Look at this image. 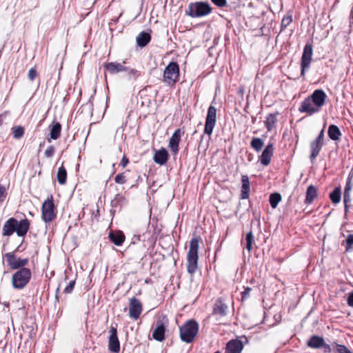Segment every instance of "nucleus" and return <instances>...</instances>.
Masks as SVG:
<instances>
[{
    "label": "nucleus",
    "instance_id": "obj_42",
    "mask_svg": "<svg viewBox=\"0 0 353 353\" xmlns=\"http://www.w3.org/2000/svg\"><path fill=\"white\" fill-rule=\"evenodd\" d=\"M292 22V16L288 15L284 17L281 20V32L283 31Z\"/></svg>",
    "mask_w": 353,
    "mask_h": 353
},
{
    "label": "nucleus",
    "instance_id": "obj_6",
    "mask_svg": "<svg viewBox=\"0 0 353 353\" xmlns=\"http://www.w3.org/2000/svg\"><path fill=\"white\" fill-rule=\"evenodd\" d=\"M169 321L166 315L161 314L155 323V328L152 332V338L159 342L165 339V332L168 327Z\"/></svg>",
    "mask_w": 353,
    "mask_h": 353
},
{
    "label": "nucleus",
    "instance_id": "obj_4",
    "mask_svg": "<svg viewBox=\"0 0 353 353\" xmlns=\"http://www.w3.org/2000/svg\"><path fill=\"white\" fill-rule=\"evenodd\" d=\"M32 272L30 268H22L12 274L11 285L13 289L21 290L30 283Z\"/></svg>",
    "mask_w": 353,
    "mask_h": 353
},
{
    "label": "nucleus",
    "instance_id": "obj_18",
    "mask_svg": "<svg viewBox=\"0 0 353 353\" xmlns=\"http://www.w3.org/2000/svg\"><path fill=\"white\" fill-rule=\"evenodd\" d=\"M299 111L300 112L307 113L308 115H312L314 113L318 112L319 110L307 97L301 103Z\"/></svg>",
    "mask_w": 353,
    "mask_h": 353
},
{
    "label": "nucleus",
    "instance_id": "obj_48",
    "mask_svg": "<svg viewBox=\"0 0 353 353\" xmlns=\"http://www.w3.org/2000/svg\"><path fill=\"white\" fill-rule=\"evenodd\" d=\"M55 152L54 147L53 145H50L48 147V148L45 151V157L47 158L52 157Z\"/></svg>",
    "mask_w": 353,
    "mask_h": 353
},
{
    "label": "nucleus",
    "instance_id": "obj_45",
    "mask_svg": "<svg viewBox=\"0 0 353 353\" xmlns=\"http://www.w3.org/2000/svg\"><path fill=\"white\" fill-rule=\"evenodd\" d=\"M114 181L118 184H124L126 183L125 176L123 173L118 174L114 177Z\"/></svg>",
    "mask_w": 353,
    "mask_h": 353
},
{
    "label": "nucleus",
    "instance_id": "obj_33",
    "mask_svg": "<svg viewBox=\"0 0 353 353\" xmlns=\"http://www.w3.org/2000/svg\"><path fill=\"white\" fill-rule=\"evenodd\" d=\"M279 112L276 113H270L266 117V120L265 121V125L267 128L268 131H271L274 128H275V124L277 122V115Z\"/></svg>",
    "mask_w": 353,
    "mask_h": 353
},
{
    "label": "nucleus",
    "instance_id": "obj_13",
    "mask_svg": "<svg viewBox=\"0 0 353 353\" xmlns=\"http://www.w3.org/2000/svg\"><path fill=\"white\" fill-rule=\"evenodd\" d=\"M108 350L114 353H118L120 351V342L117 336V329L112 326L110 329Z\"/></svg>",
    "mask_w": 353,
    "mask_h": 353
},
{
    "label": "nucleus",
    "instance_id": "obj_62",
    "mask_svg": "<svg viewBox=\"0 0 353 353\" xmlns=\"http://www.w3.org/2000/svg\"><path fill=\"white\" fill-rule=\"evenodd\" d=\"M214 353H221L219 351H216Z\"/></svg>",
    "mask_w": 353,
    "mask_h": 353
},
{
    "label": "nucleus",
    "instance_id": "obj_44",
    "mask_svg": "<svg viewBox=\"0 0 353 353\" xmlns=\"http://www.w3.org/2000/svg\"><path fill=\"white\" fill-rule=\"evenodd\" d=\"M75 286V280L70 281L67 286L64 288L63 292L65 294H70L72 292Z\"/></svg>",
    "mask_w": 353,
    "mask_h": 353
},
{
    "label": "nucleus",
    "instance_id": "obj_54",
    "mask_svg": "<svg viewBox=\"0 0 353 353\" xmlns=\"http://www.w3.org/2000/svg\"><path fill=\"white\" fill-rule=\"evenodd\" d=\"M129 163V159L125 156L123 155L121 161V165L123 168H125L128 164Z\"/></svg>",
    "mask_w": 353,
    "mask_h": 353
},
{
    "label": "nucleus",
    "instance_id": "obj_36",
    "mask_svg": "<svg viewBox=\"0 0 353 353\" xmlns=\"http://www.w3.org/2000/svg\"><path fill=\"white\" fill-rule=\"evenodd\" d=\"M281 194L279 192H273L270 194L269 196V202L271 207L273 209H275L278 206L279 202L281 201Z\"/></svg>",
    "mask_w": 353,
    "mask_h": 353
},
{
    "label": "nucleus",
    "instance_id": "obj_14",
    "mask_svg": "<svg viewBox=\"0 0 353 353\" xmlns=\"http://www.w3.org/2000/svg\"><path fill=\"white\" fill-rule=\"evenodd\" d=\"M183 133L184 132H182L181 129H176L170 138L168 146L170 149L172 155L174 156L176 155L179 152V145L181 136Z\"/></svg>",
    "mask_w": 353,
    "mask_h": 353
},
{
    "label": "nucleus",
    "instance_id": "obj_51",
    "mask_svg": "<svg viewBox=\"0 0 353 353\" xmlns=\"http://www.w3.org/2000/svg\"><path fill=\"white\" fill-rule=\"evenodd\" d=\"M7 195L6 188L0 185V203H2Z\"/></svg>",
    "mask_w": 353,
    "mask_h": 353
},
{
    "label": "nucleus",
    "instance_id": "obj_27",
    "mask_svg": "<svg viewBox=\"0 0 353 353\" xmlns=\"http://www.w3.org/2000/svg\"><path fill=\"white\" fill-rule=\"evenodd\" d=\"M110 241L115 245L121 246L125 241V235L121 230L111 231L108 234Z\"/></svg>",
    "mask_w": 353,
    "mask_h": 353
},
{
    "label": "nucleus",
    "instance_id": "obj_35",
    "mask_svg": "<svg viewBox=\"0 0 353 353\" xmlns=\"http://www.w3.org/2000/svg\"><path fill=\"white\" fill-rule=\"evenodd\" d=\"M57 178L60 185L65 184L67 181V171L63 165L58 169Z\"/></svg>",
    "mask_w": 353,
    "mask_h": 353
},
{
    "label": "nucleus",
    "instance_id": "obj_60",
    "mask_svg": "<svg viewBox=\"0 0 353 353\" xmlns=\"http://www.w3.org/2000/svg\"><path fill=\"white\" fill-rule=\"evenodd\" d=\"M255 120H256V117H252V122L253 123H254Z\"/></svg>",
    "mask_w": 353,
    "mask_h": 353
},
{
    "label": "nucleus",
    "instance_id": "obj_55",
    "mask_svg": "<svg viewBox=\"0 0 353 353\" xmlns=\"http://www.w3.org/2000/svg\"><path fill=\"white\" fill-rule=\"evenodd\" d=\"M93 99H94V95L90 96L87 105H89V108L92 110L93 109Z\"/></svg>",
    "mask_w": 353,
    "mask_h": 353
},
{
    "label": "nucleus",
    "instance_id": "obj_17",
    "mask_svg": "<svg viewBox=\"0 0 353 353\" xmlns=\"http://www.w3.org/2000/svg\"><path fill=\"white\" fill-rule=\"evenodd\" d=\"M228 307L222 298L216 300L213 305L212 314L219 317L225 316L228 314Z\"/></svg>",
    "mask_w": 353,
    "mask_h": 353
},
{
    "label": "nucleus",
    "instance_id": "obj_61",
    "mask_svg": "<svg viewBox=\"0 0 353 353\" xmlns=\"http://www.w3.org/2000/svg\"><path fill=\"white\" fill-rule=\"evenodd\" d=\"M4 305L8 307L9 306V303H4Z\"/></svg>",
    "mask_w": 353,
    "mask_h": 353
},
{
    "label": "nucleus",
    "instance_id": "obj_20",
    "mask_svg": "<svg viewBox=\"0 0 353 353\" xmlns=\"http://www.w3.org/2000/svg\"><path fill=\"white\" fill-rule=\"evenodd\" d=\"M127 203L128 201L124 196L121 194H117L110 203L111 207L114 208L110 210V213L114 215L116 212V209L121 210L123 206L127 205Z\"/></svg>",
    "mask_w": 353,
    "mask_h": 353
},
{
    "label": "nucleus",
    "instance_id": "obj_57",
    "mask_svg": "<svg viewBox=\"0 0 353 353\" xmlns=\"http://www.w3.org/2000/svg\"><path fill=\"white\" fill-rule=\"evenodd\" d=\"M23 249H21V244H20L14 251L12 252H14V254H16L17 252L22 251Z\"/></svg>",
    "mask_w": 353,
    "mask_h": 353
},
{
    "label": "nucleus",
    "instance_id": "obj_25",
    "mask_svg": "<svg viewBox=\"0 0 353 353\" xmlns=\"http://www.w3.org/2000/svg\"><path fill=\"white\" fill-rule=\"evenodd\" d=\"M104 68L111 74H116L120 72L127 71L128 67L117 62H109L105 64Z\"/></svg>",
    "mask_w": 353,
    "mask_h": 353
},
{
    "label": "nucleus",
    "instance_id": "obj_10",
    "mask_svg": "<svg viewBox=\"0 0 353 353\" xmlns=\"http://www.w3.org/2000/svg\"><path fill=\"white\" fill-rule=\"evenodd\" d=\"M352 179H353V168L350 172L346 183L344 188L343 192V203H344V211H345V216H347V212H349V209L350 207H352V205L350 204L352 199H351V190L353 187L352 183Z\"/></svg>",
    "mask_w": 353,
    "mask_h": 353
},
{
    "label": "nucleus",
    "instance_id": "obj_12",
    "mask_svg": "<svg viewBox=\"0 0 353 353\" xmlns=\"http://www.w3.org/2000/svg\"><path fill=\"white\" fill-rule=\"evenodd\" d=\"M142 310V303L138 299L133 296L130 299L129 316L130 318L137 320L141 315Z\"/></svg>",
    "mask_w": 353,
    "mask_h": 353
},
{
    "label": "nucleus",
    "instance_id": "obj_23",
    "mask_svg": "<svg viewBox=\"0 0 353 353\" xmlns=\"http://www.w3.org/2000/svg\"><path fill=\"white\" fill-rule=\"evenodd\" d=\"M169 159L168 151L165 148L156 150L153 157L154 161L160 165H165Z\"/></svg>",
    "mask_w": 353,
    "mask_h": 353
},
{
    "label": "nucleus",
    "instance_id": "obj_47",
    "mask_svg": "<svg viewBox=\"0 0 353 353\" xmlns=\"http://www.w3.org/2000/svg\"><path fill=\"white\" fill-rule=\"evenodd\" d=\"M37 75H38V73H37V70L35 68H31L29 70L28 74V79L31 81H33Z\"/></svg>",
    "mask_w": 353,
    "mask_h": 353
},
{
    "label": "nucleus",
    "instance_id": "obj_31",
    "mask_svg": "<svg viewBox=\"0 0 353 353\" xmlns=\"http://www.w3.org/2000/svg\"><path fill=\"white\" fill-rule=\"evenodd\" d=\"M324 341L322 336L312 335L307 341V345L310 347L319 349L324 345Z\"/></svg>",
    "mask_w": 353,
    "mask_h": 353
},
{
    "label": "nucleus",
    "instance_id": "obj_52",
    "mask_svg": "<svg viewBox=\"0 0 353 353\" xmlns=\"http://www.w3.org/2000/svg\"><path fill=\"white\" fill-rule=\"evenodd\" d=\"M325 125H324L323 129L320 131V132L319 133L318 136L316 137V138L315 139L320 141L321 142H324V136H325L324 128H325Z\"/></svg>",
    "mask_w": 353,
    "mask_h": 353
},
{
    "label": "nucleus",
    "instance_id": "obj_2",
    "mask_svg": "<svg viewBox=\"0 0 353 353\" xmlns=\"http://www.w3.org/2000/svg\"><path fill=\"white\" fill-rule=\"evenodd\" d=\"M200 236L192 238L190 242V248L187 256V271L189 274H193L198 268L199 248Z\"/></svg>",
    "mask_w": 353,
    "mask_h": 353
},
{
    "label": "nucleus",
    "instance_id": "obj_8",
    "mask_svg": "<svg viewBox=\"0 0 353 353\" xmlns=\"http://www.w3.org/2000/svg\"><path fill=\"white\" fill-rule=\"evenodd\" d=\"M3 256L6 258L8 266L12 270L28 268L26 265L29 263L28 258L19 257L17 254H14V252H7Z\"/></svg>",
    "mask_w": 353,
    "mask_h": 353
},
{
    "label": "nucleus",
    "instance_id": "obj_38",
    "mask_svg": "<svg viewBox=\"0 0 353 353\" xmlns=\"http://www.w3.org/2000/svg\"><path fill=\"white\" fill-rule=\"evenodd\" d=\"M125 72H127L128 79L129 81H135L141 75V72L134 68H128V70Z\"/></svg>",
    "mask_w": 353,
    "mask_h": 353
},
{
    "label": "nucleus",
    "instance_id": "obj_49",
    "mask_svg": "<svg viewBox=\"0 0 353 353\" xmlns=\"http://www.w3.org/2000/svg\"><path fill=\"white\" fill-rule=\"evenodd\" d=\"M211 2L219 8H223L227 6V0H210Z\"/></svg>",
    "mask_w": 353,
    "mask_h": 353
},
{
    "label": "nucleus",
    "instance_id": "obj_26",
    "mask_svg": "<svg viewBox=\"0 0 353 353\" xmlns=\"http://www.w3.org/2000/svg\"><path fill=\"white\" fill-rule=\"evenodd\" d=\"M324 145V142H321L316 139H314L310 143V150L311 153L310 155V160L311 163H314L316 158L319 154V152Z\"/></svg>",
    "mask_w": 353,
    "mask_h": 353
},
{
    "label": "nucleus",
    "instance_id": "obj_9",
    "mask_svg": "<svg viewBox=\"0 0 353 353\" xmlns=\"http://www.w3.org/2000/svg\"><path fill=\"white\" fill-rule=\"evenodd\" d=\"M313 47L312 43H307L304 46L301 59V77L304 78L305 73L310 68L312 60Z\"/></svg>",
    "mask_w": 353,
    "mask_h": 353
},
{
    "label": "nucleus",
    "instance_id": "obj_15",
    "mask_svg": "<svg viewBox=\"0 0 353 353\" xmlns=\"http://www.w3.org/2000/svg\"><path fill=\"white\" fill-rule=\"evenodd\" d=\"M308 97L319 110L320 108L325 104L327 95L323 90L317 89L315 90Z\"/></svg>",
    "mask_w": 353,
    "mask_h": 353
},
{
    "label": "nucleus",
    "instance_id": "obj_21",
    "mask_svg": "<svg viewBox=\"0 0 353 353\" xmlns=\"http://www.w3.org/2000/svg\"><path fill=\"white\" fill-rule=\"evenodd\" d=\"M17 219L11 217L8 219L3 226L2 235L4 236H10L16 232Z\"/></svg>",
    "mask_w": 353,
    "mask_h": 353
},
{
    "label": "nucleus",
    "instance_id": "obj_58",
    "mask_svg": "<svg viewBox=\"0 0 353 353\" xmlns=\"http://www.w3.org/2000/svg\"><path fill=\"white\" fill-rule=\"evenodd\" d=\"M59 292V288H57V290H56V294H55V303L57 302H59V296H58V293Z\"/></svg>",
    "mask_w": 353,
    "mask_h": 353
},
{
    "label": "nucleus",
    "instance_id": "obj_63",
    "mask_svg": "<svg viewBox=\"0 0 353 353\" xmlns=\"http://www.w3.org/2000/svg\"><path fill=\"white\" fill-rule=\"evenodd\" d=\"M352 209H353V205H352Z\"/></svg>",
    "mask_w": 353,
    "mask_h": 353
},
{
    "label": "nucleus",
    "instance_id": "obj_50",
    "mask_svg": "<svg viewBox=\"0 0 353 353\" xmlns=\"http://www.w3.org/2000/svg\"><path fill=\"white\" fill-rule=\"evenodd\" d=\"M321 347L323 348V351L325 353H330L331 352H334V343L330 345L324 342V345H323Z\"/></svg>",
    "mask_w": 353,
    "mask_h": 353
},
{
    "label": "nucleus",
    "instance_id": "obj_41",
    "mask_svg": "<svg viewBox=\"0 0 353 353\" xmlns=\"http://www.w3.org/2000/svg\"><path fill=\"white\" fill-rule=\"evenodd\" d=\"M245 241H246L245 248L248 251H251L252 250V245H253V243H254V235H253L252 230H250V232H248L246 234Z\"/></svg>",
    "mask_w": 353,
    "mask_h": 353
},
{
    "label": "nucleus",
    "instance_id": "obj_29",
    "mask_svg": "<svg viewBox=\"0 0 353 353\" xmlns=\"http://www.w3.org/2000/svg\"><path fill=\"white\" fill-rule=\"evenodd\" d=\"M137 45L139 47L144 48L151 41V34L150 31H142L141 32L136 39Z\"/></svg>",
    "mask_w": 353,
    "mask_h": 353
},
{
    "label": "nucleus",
    "instance_id": "obj_22",
    "mask_svg": "<svg viewBox=\"0 0 353 353\" xmlns=\"http://www.w3.org/2000/svg\"><path fill=\"white\" fill-rule=\"evenodd\" d=\"M241 199H248L250 196V183L248 175L243 174L241 179Z\"/></svg>",
    "mask_w": 353,
    "mask_h": 353
},
{
    "label": "nucleus",
    "instance_id": "obj_56",
    "mask_svg": "<svg viewBox=\"0 0 353 353\" xmlns=\"http://www.w3.org/2000/svg\"><path fill=\"white\" fill-rule=\"evenodd\" d=\"M350 26H353V8H352L350 12Z\"/></svg>",
    "mask_w": 353,
    "mask_h": 353
},
{
    "label": "nucleus",
    "instance_id": "obj_37",
    "mask_svg": "<svg viewBox=\"0 0 353 353\" xmlns=\"http://www.w3.org/2000/svg\"><path fill=\"white\" fill-rule=\"evenodd\" d=\"M263 145V139L259 137H253L250 141V146L256 152L261 151Z\"/></svg>",
    "mask_w": 353,
    "mask_h": 353
},
{
    "label": "nucleus",
    "instance_id": "obj_40",
    "mask_svg": "<svg viewBox=\"0 0 353 353\" xmlns=\"http://www.w3.org/2000/svg\"><path fill=\"white\" fill-rule=\"evenodd\" d=\"M342 244L345 245V252L353 250V234H348Z\"/></svg>",
    "mask_w": 353,
    "mask_h": 353
},
{
    "label": "nucleus",
    "instance_id": "obj_3",
    "mask_svg": "<svg viewBox=\"0 0 353 353\" xmlns=\"http://www.w3.org/2000/svg\"><path fill=\"white\" fill-rule=\"evenodd\" d=\"M199 329L198 322L193 319L188 320L179 327V336L183 342L191 343L197 336Z\"/></svg>",
    "mask_w": 353,
    "mask_h": 353
},
{
    "label": "nucleus",
    "instance_id": "obj_59",
    "mask_svg": "<svg viewBox=\"0 0 353 353\" xmlns=\"http://www.w3.org/2000/svg\"><path fill=\"white\" fill-rule=\"evenodd\" d=\"M2 123H3V121L1 119V116L0 115V125L2 124Z\"/></svg>",
    "mask_w": 353,
    "mask_h": 353
},
{
    "label": "nucleus",
    "instance_id": "obj_39",
    "mask_svg": "<svg viewBox=\"0 0 353 353\" xmlns=\"http://www.w3.org/2000/svg\"><path fill=\"white\" fill-rule=\"evenodd\" d=\"M12 130L13 137L16 139H19L24 135L25 129L21 125L13 127L12 128Z\"/></svg>",
    "mask_w": 353,
    "mask_h": 353
},
{
    "label": "nucleus",
    "instance_id": "obj_53",
    "mask_svg": "<svg viewBox=\"0 0 353 353\" xmlns=\"http://www.w3.org/2000/svg\"><path fill=\"white\" fill-rule=\"evenodd\" d=\"M347 303L349 306L353 307V291L348 294L347 297Z\"/></svg>",
    "mask_w": 353,
    "mask_h": 353
},
{
    "label": "nucleus",
    "instance_id": "obj_24",
    "mask_svg": "<svg viewBox=\"0 0 353 353\" xmlns=\"http://www.w3.org/2000/svg\"><path fill=\"white\" fill-rule=\"evenodd\" d=\"M30 221L26 218L19 221L17 219V235L20 237H24L30 229Z\"/></svg>",
    "mask_w": 353,
    "mask_h": 353
},
{
    "label": "nucleus",
    "instance_id": "obj_30",
    "mask_svg": "<svg viewBox=\"0 0 353 353\" xmlns=\"http://www.w3.org/2000/svg\"><path fill=\"white\" fill-rule=\"evenodd\" d=\"M317 196L316 188L313 185H310L306 190L305 199L304 201L305 204L310 205L312 203Z\"/></svg>",
    "mask_w": 353,
    "mask_h": 353
},
{
    "label": "nucleus",
    "instance_id": "obj_32",
    "mask_svg": "<svg viewBox=\"0 0 353 353\" xmlns=\"http://www.w3.org/2000/svg\"><path fill=\"white\" fill-rule=\"evenodd\" d=\"M327 134L331 140L336 141L340 139L341 132L337 125L331 124L328 127Z\"/></svg>",
    "mask_w": 353,
    "mask_h": 353
},
{
    "label": "nucleus",
    "instance_id": "obj_46",
    "mask_svg": "<svg viewBox=\"0 0 353 353\" xmlns=\"http://www.w3.org/2000/svg\"><path fill=\"white\" fill-rule=\"evenodd\" d=\"M252 288L250 287H245L244 290L241 292V301L247 299L249 297Z\"/></svg>",
    "mask_w": 353,
    "mask_h": 353
},
{
    "label": "nucleus",
    "instance_id": "obj_19",
    "mask_svg": "<svg viewBox=\"0 0 353 353\" xmlns=\"http://www.w3.org/2000/svg\"><path fill=\"white\" fill-rule=\"evenodd\" d=\"M243 349V342L238 339H231L227 343L225 346L226 353H241Z\"/></svg>",
    "mask_w": 353,
    "mask_h": 353
},
{
    "label": "nucleus",
    "instance_id": "obj_16",
    "mask_svg": "<svg viewBox=\"0 0 353 353\" xmlns=\"http://www.w3.org/2000/svg\"><path fill=\"white\" fill-rule=\"evenodd\" d=\"M273 153L274 143L272 142H269L268 145L265 147L261 156H259V159L260 163L264 166H268V165H270L271 159L273 156Z\"/></svg>",
    "mask_w": 353,
    "mask_h": 353
},
{
    "label": "nucleus",
    "instance_id": "obj_5",
    "mask_svg": "<svg viewBox=\"0 0 353 353\" xmlns=\"http://www.w3.org/2000/svg\"><path fill=\"white\" fill-rule=\"evenodd\" d=\"M179 74L178 63L170 61L164 69L162 81L168 85H174L179 79Z\"/></svg>",
    "mask_w": 353,
    "mask_h": 353
},
{
    "label": "nucleus",
    "instance_id": "obj_1",
    "mask_svg": "<svg viewBox=\"0 0 353 353\" xmlns=\"http://www.w3.org/2000/svg\"><path fill=\"white\" fill-rule=\"evenodd\" d=\"M212 10L208 1H198L190 3L185 13L191 18H202L210 14Z\"/></svg>",
    "mask_w": 353,
    "mask_h": 353
},
{
    "label": "nucleus",
    "instance_id": "obj_28",
    "mask_svg": "<svg viewBox=\"0 0 353 353\" xmlns=\"http://www.w3.org/2000/svg\"><path fill=\"white\" fill-rule=\"evenodd\" d=\"M50 128V138L48 139V141L50 142L51 139L57 140L60 137L61 132V125L59 122L53 121L51 125H49Z\"/></svg>",
    "mask_w": 353,
    "mask_h": 353
},
{
    "label": "nucleus",
    "instance_id": "obj_7",
    "mask_svg": "<svg viewBox=\"0 0 353 353\" xmlns=\"http://www.w3.org/2000/svg\"><path fill=\"white\" fill-rule=\"evenodd\" d=\"M55 209L52 195H50L44 201L41 206L42 219L45 223L51 222L57 217Z\"/></svg>",
    "mask_w": 353,
    "mask_h": 353
},
{
    "label": "nucleus",
    "instance_id": "obj_43",
    "mask_svg": "<svg viewBox=\"0 0 353 353\" xmlns=\"http://www.w3.org/2000/svg\"><path fill=\"white\" fill-rule=\"evenodd\" d=\"M334 352L336 353H353L345 345L334 343Z\"/></svg>",
    "mask_w": 353,
    "mask_h": 353
},
{
    "label": "nucleus",
    "instance_id": "obj_11",
    "mask_svg": "<svg viewBox=\"0 0 353 353\" xmlns=\"http://www.w3.org/2000/svg\"><path fill=\"white\" fill-rule=\"evenodd\" d=\"M216 122V108L210 105L208 109L205 121L204 134L210 137Z\"/></svg>",
    "mask_w": 353,
    "mask_h": 353
},
{
    "label": "nucleus",
    "instance_id": "obj_34",
    "mask_svg": "<svg viewBox=\"0 0 353 353\" xmlns=\"http://www.w3.org/2000/svg\"><path fill=\"white\" fill-rule=\"evenodd\" d=\"M329 197L334 204H338L341 200V186L335 187L333 191H332Z\"/></svg>",
    "mask_w": 353,
    "mask_h": 353
}]
</instances>
